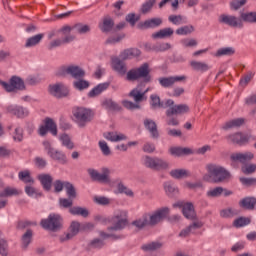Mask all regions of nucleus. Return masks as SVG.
<instances>
[{
	"label": "nucleus",
	"instance_id": "obj_1",
	"mask_svg": "<svg viewBox=\"0 0 256 256\" xmlns=\"http://www.w3.org/2000/svg\"><path fill=\"white\" fill-rule=\"evenodd\" d=\"M206 171L208 174L204 175V181L209 183H223L231 177L229 171L217 164H207Z\"/></svg>",
	"mask_w": 256,
	"mask_h": 256
},
{
	"label": "nucleus",
	"instance_id": "obj_2",
	"mask_svg": "<svg viewBox=\"0 0 256 256\" xmlns=\"http://www.w3.org/2000/svg\"><path fill=\"white\" fill-rule=\"evenodd\" d=\"M128 217L129 213L127 210H116L111 220L108 218H102L100 221L101 223H113V226L109 227L108 231H121V229H125V227H127V223H129Z\"/></svg>",
	"mask_w": 256,
	"mask_h": 256
},
{
	"label": "nucleus",
	"instance_id": "obj_3",
	"mask_svg": "<svg viewBox=\"0 0 256 256\" xmlns=\"http://www.w3.org/2000/svg\"><path fill=\"white\" fill-rule=\"evenodd\" d=\"M151 69L148 63H144L138 68L130 69L126 73V81H139V79H144L145 83L151 81Z\"/></svg>",
	"mask_w": 256,
	"mask_h": 256
},
{
	"label": "nucleus",
	"instance_id": "obj_4",
	"mask_svg": "<svg viewBox=\"0 0 256 256\" xmlns=\"http://www.w3.org/2000/svg\"><path fill=\"white\" fill-rule=\"evenodd\" d=\"M73 116L77 125L85 127L93 119V112L87 108L77 107L73 109Z\"/></svg>",
	"mask_w": 256,
	"mask_h": 256
},
{
	"label": "nucleus",
	"instance_id": "obj_5",
	"mask_svg": "<svg viewBox=\"0 0 256 256\" xmlns=\"http://www.w3.org/2000/svg\"><path fill=\"white\" fill-rule=\"evenodd\" d=\"M62 223L63 219L58 214H50L47 219L41 220L43 229H47L48 231H59Z\"/></svg>",
	"mask_w": 256,
	"mask_h": 256
},
{
	"label": "nucleus",
	"instance_id": "obj_6",
	"mask_svg": "<svg viewBox=\"0 0 256 256\" xmlns=\"http://www.w3.org/2000/svg\"><path fill=\"white\" fill-rule=\"evenodd\" d=\"M0 85L8 93H12L13 91H21L25 89V82H23V80L17 76H13L10 79V83L0 80Z\"/></svg>",
	"mask_w": 256,
	"mask_h": 256
},
{
	"label": "nucleus",
	"instance_id": "obj_7",
	"mask_svg": "<svg viewBox=\"0 0 256 256\" xmlns=\"http://www.w3.org/2000/svg\"><path fill=\"white\" fill-rule=\"evenodd\" d=\"M218 21L219 23L228 25V27H233L234 29H241L243 27V20L233 15L222 14L219 16Z\"/></svg>",
	"mask_w": 256,
	"mask_h": 256
},
{
	"label": "nucleus",
	"instance_id": "obj_8",
	"mask_svg": "<svg viewBox=\"0 0 256 256\" xmlns=\"http://www.w3.org/2000/svg\"><path fill=\"white\" fill-rule=\"evenodd\" d=\"M144 165L154 171H161V169H167L169 164L159 158H151L149 156L144 157Z\"/></svg>",
	"mask_w": 256,
	"mask_h": 256
},
{
	"label": "nucleus",
	"instance_id": "obj_9",
	"mask_svg": "<svg viewBox=\"0 0 256 256\" xmlns=\"http://www.w3.org/2000/svg\"><path fill=\"white\" fill-rule=\"evenodd\" d=\"M48 131L51 133V135H53L54 137H57V133H58L57 124L51 118L45 119L44 125L40 126L38 130V134L40 135V137H45Z\"/></svg>",
	"mask_w": 256,
	"mask_h": 256
},
{
	"label": "nucleus",
	"instance_id": "obj_10",
	"mask_svg": "<svg viewBox=\"0 0 256 256\" xmlns=\"http://www.w3.org/2000/svg\"><path fill=\"white\" fill-rule=\"evenodd\" d=\"M88 173L93 181H98L99 183H109V175L111 173L109 168H102V173L90 168L88 169Z\"/></svg>",
	"mask_w": 256,
	"mask_h": 256
},
{
	"label": "nucleus",
	"instance_id": "obj_11",
	"mask_svg": "<svg viewBox=\"0 0 256 256\" xmlns=\"http://www.w3.org/2000/svg\"><path fill=\"white\" fill-rule=\"evenodd\" d=\"M91 31V26L83 23H76L72 26L64 25L60 29V33H89Z\"/></svg>",
	"mask_w": 256,
	"mask_h": 256
},
{
	"label": "nucleus",
	"instance_id": "obj_12",
	"mask_svg": "<svg viewBox=\"0 0 256 256\" xmlns=\"http://www.w3.org/2000/svg\"><path fill=\"white\" fill-rule=\"evenodd\" d=\"M173 207H179L182 209V213L186 219H195L196 214H195V207L193 206V203L187 202L185 203L184 201H179L175 204H173Z\"/></svg>",
	"mask_w": 256,
	"mask_h": 256
},
{
	"label": "nucleus",
	"instance_id": "obj_13",
	"mask_svg": "<svg viewBox=\"0 0 256 256\" xmlns=\"http://www.w3.org/2000/svg\"><path fill=\"white\" fill-rule=\"evenodd\" d=\"M60 75H71L74 79H83L85 71L78 66H63L60 69Z\"/></svg>",
	"mask_w": 256,
	"mask_h": 256
},
{
	"label": "nucleus",
	"instance_id": "obj_14",
	"mask_svg": "<svg viewBox=\"0 0 256 256\" xmlns=\"http://www.w3.org/2000/svg\"><path fill=\"white\" fill-rule=\"evenodd\" d=\"M161 87H164L165 89H169L170 87H173L175 83H181L187 81V76H170V77H162L158 79Z\"/></svg>",
	"mask_w": 256,
	"mask_h": 256
},
{
	"label": "nucleus",
	"instance_id": "obj_15",
	"mask_svg": "<svg viewBox=\"0 0 256 256\" xmlns=\"http://www.w3.org/2000/svg\"><path fill=\"white\" fill-rule=\"evenodd\" d=\"M49 93L53 97L61 99V97H67L69 95V88L65 84H53L49 86Z\"/></svg>",
	"mask_w": 256,
	"mask_h": 256
},
{
	"label": "nucleus",
	"instance_id": "obj_16",
	"mask_svg": "<svg viewBox=\"0 0 256 256\" xmlns=\"http://www.w3.org/2000/svg\"><path fill=\"white\" fill-rule=\"evenodd\" d=\"M128 97H130V99H133L134 103H137L139 105V103L147 101V91L141 90V86L138 85L129 92Z\"/></svg>",
	"mask_w": 256,
	"mask_h": 256
},
{
	"label": "nucleus",
	"instance_id": "obj_17",
	"mask_svg": "<svg viewBox=\"0 0 256 256\" xmlns=\"http://www.w3.org/2000/svg\"><path fill=\"white\" fill-rule=\"evenodd\" d=\"M169 215V208H161L149 216L148 225H157Z\"/></svg>",
	"mask_w": 256,
	"mask_h": 256
},
{
	"label": "nucleus",
	"instance_id": "obj_18",
	"mask_svg": "<svg viewBox=\"0 0 256 256\" xmlns=\"http://www.w3.org/2000/svg\"><path fill=\"white\" fill-rule=\"evenodd\" d=\"M191 108L187 104H176L166 110V115L168 117H173V115H185V113H189Z\"/></svg>",
	"mask_w": 256,
	"mask_h": 256
},
{
	"label": "nucleus",
	"instance_id": "obj_19",
	"mask_svg": "<svg viewBox=\"0 0 256 256\" xmlns=\"http://www.w3.org/2000/svg\"><path fill=\"white\" fill-rule=\"evenodd\" d=\"M80 229H81V223H79L77 221H73L70 224L68 232L60 237V241L63 242V241H69V240L73 239V237H75V235H77L79 233Z\"/></svg>",
	"mask_w": 256,
	"mask_h": 256
},
{
	"label": "nucleus",
	"instance_id": "obj_20",
	"mask_svg": "<svg viewBox=\"0 0 256 256\" xmlns=\"http://www.w3.org/2000/svg\"><path fill=\"white\" fill-rule=\"evenodd\" d=\"M226 139L230 143H235L236 145H246V143H249V136L243 133L228 135Z\"/></svg>",
	"mask_w": 256,
	"mask_h": 256
},
{
	"label": "nucleus",
	"instance_id": "obj_21",
	"mask_svg": "<svg viewBox=\"0 0 256 256\" xmlns=\"http://www.w3.org/2000/svg\"><path fill=\"white\" fill-rule=\"evenodd\" d=\"M255 155L253 152H238V153H233L230 156L231 161H239V163H249V161H252L254 159Z\"/></svg>",
	"mask_w": 256,
	"mask_h": 256
},
{
	"label": "nucleus",
	"instance_id": "obj_22",
	"mask_svg": "<svg viewBox=\"0 0 256 256\" xmlns=\"http://www.w3.org/2000/svg\"><path fill=\"white\" fill-rule=\"evenodd\" d=\"M98 27L103 33H109L115 27V20L111 16H105L98 24Z\"/></svg>",
	"mask_w": 256,
	"mask_h": 256
},
{
	"label": "nucleus",
	"instance_id": "obj_23",
	"mask_svg": "<svg viewBox=\"0 0 256 256\" xmlns=\"http://www.w3.org/2000/svg\"><path fill=\"white\" fill-rule=\"evenodd\" d=\"M163 24V19L161 18H152L145 20L144 22H140L138 24V29H155L156 27H160Z\"/></svg>",
	"mask_w": 256,
	"mask_h": 256
},
{
	"label": "nucleus",
	"instance_id": "obj_24",
	"mask_svg": "<svg viewBox=\"0 0 256 256\" xmlns=\"http://www.w3.org/2000/svg\"><path fill=\"white\" fill-rule=\"evenodd\" d=\"M112 69L119 73V75H125L127 73V65L120 58L114 57L112 58Z\"/></svg>",
	"mask_w": 256,
	"mask_h": 256
},
{
	"label": "nucleus",
	"instance_id": "obj_25",
	"mask_svg": "<svg viewBox=\"0 0 256 256\" xmlns=\"http://www.w3.org/2000/svg\"><path fill=\"white\" fill-rule=\"evenodd\" d=\"M221 195H224V197H229V195H233V192L227 189H224L223 187H216L212 188L207 192V197H221Z\"/></svg>",
	"mask_w": 256,
	"mask_h": 256
},
{
	"label": "nucleus",
	"instance_id": "obj_26",
	"mask_svg": "<svg viewBox=\"0 0 256 256\" xmlns=\"http://www.w3.org/2000/svg\"><path fill=\"white\" fill-rule=\"evenodd\" d=\"M141 56V50L137 48H129L120 53V58L123 59V61H127L128 59H135V57Z\"/></svg>",
	"mask_w": 256,
	"mask_h": 256
},
{
	"label": "nucleus",
	"instance_id": "obj_27",
	"mask_svg": "<svg viewBox=\"0 0 256 256\" xmlns=\"http://www.w3.org/2000/svg\"><path fill=\"white\" fill-rule=\"evenodd\" d=\"M7 111L19 118L27 117L29 115V110L21 106H9Z\"/></svg>",
	"mask_w": 256,
	"mask_h": 256
},
{
	"label": "nucleus",
	"instance_id": "obj_28",
	"mask_svg": "<svg viewBox=\"0 0 256 256\" xmlns=\"http://www.w3.org/2000/svg\"><path fill=\"white\" fill-rule=\"evenodd\" d=\"M170 153L175 157H181L183 155H193L195 152L191 148L172 147L170 148Z\"/></svg>",
	"mask_w": 256,
	"mask_h": 256
},
{
	"label": "nucleus",
	"instance_id": "obj_29",
	"mask_svg": "<svg viewBox=\"0 0 256 256\" xmlns=\"http://www.w3.org/2000/svg\"><path fill=\"white\" fill-rule=\"evenodd\" d=\"M39 181L45 191L51 190V183H53V177L49 174H41L38 176Z\"/></svg>",
	"mask_w": 256,
	"mask_h": 256
},
{
	"label": "nucleus",
	"instance_id": "obj_30",
	"mask_svg": "<svg viewBox=\"0 0 256 256\" xmlns=\"http://www.w3.org/2000/svg\"><path fill=\"white\" fill-rule=\"evenodd\" d=\"M64 40H54L52 41L49 45H48V49L51 51L52 49H55V47H61V45H63V43H71V41H73L75 39V37H73V35L71 34H66V36H64Z\"/></svg>",
	"mask_w": 256,
	"mask_h": 256
},
{
	"label": "nucleus",
	"instance_id": "obj_31",
	"mask_svg": "<svg viewBox=\"0 0 256 256\" xmlns=\"http://www.w3.org/2000/svg\"><path fill=\"white\" fill-rule=\"evenodd\" d=\"M107 89H109V83L98 84L89 92L88 97H97L98 95H101L103 91H107Z\"/></svg>",
	"mask_w": 256,
	"mask_h": 256
},
{
	"label": "nucleus",
	"instance_id": "obj_32",
	"mask_svg": "<svg viewBox=\"0 0 256 256\" xmlns=\"http://www.w3.org/2000/svg\"><path fill=\"white\" fill-rule=\"evenodd\" d=\"M144 126L151 133L152 137H159V132L157 131V124L151 119L144 120Z\"/></svg>",
	"mask_w": 256,
	"mask_h": 256
},
{
	"label": "nucleus",
	"instance_id": "obj_33",
	"mask_svg": "<svg viewBox=\"0 0 256 256\" xmlns=\"http://www.w3.org/2000/svg\"><path fill=\"white\" fill-rule=\"evenodd\" d=\"M190 67H192L194 71H200L201 73H205V71H209V69H211L209 64L200 61H191Z\"/></svg>",
	"mask_w": 256,
	"mask_h": 256
},
{
	"label": "nucleus",
	"instance_id": "obj_34",
	"mask_svg": "<svg viewBox=\"0 0 256 256\" xmlns=\"http://www.w3.org/2000/svg\"><path fill=\"white\" fill-rule=\"evenodd\" d=\"M239 205L243 207V209L253 210L255 209L256 199L253 197L244 198L240 201Z\"/></svg>",
	"mask_w": 256,
	"mask_h": 256
},
{
	"label": "nucleus",
	"instance_id": "obj_35",
	"mask_svg": "<svg viewBox=\"0 0 256 256\" xmlns=\"http://www.w3.org/2000/svg\"><path fill=\"white\" fill-rule=\"evenodd\" d=\"M41 39H43V34H37L35 36H32L26 40L25 47H36V45H39V43H41Z\"/></svg>",
	"mask_w": 256,
	"mask_h": 256
},
{
	"label": "nucleus",
	"instance_id": "obj_36",
	"mask_svg": "<svg viewBox=\"0 0 256 256\" xmlns=\"http://www.w3.org/2000/svg\"><path fill=\"white\" fill-rule=\"evenodd\" d=\"M170 175L173 179H185V177H189L191 174L185 169H175L170 171Z\"/></svg>",
	"mask_w": 256,
	"mask_h": 256
},
{
	"label": "nucleus",
	"instance_id": "obj_37",
	"mask_svg": "<svg viewBox=\"0 0 256 256\" xmlns=\"http://www.w3.org/2000/svg\"><path fill=\"white\" fill-rule=\"evenodd\" d=\"M231 55H235V48L233 47L220 48L215 53V57H231Z\"/></svg>",
	"mask_w": 256,
	"mask_h": 256
},
{
	"label": "nucleus",
	"instance_id": "obj_38",
	"mask_svg": "<svg viewBox=\"0 0 256 256\" xmlns=\"http://www.w3.org/2000/svg\"><path fill=\"white\" fill-rule=\"evenodd\" d=\"M244 123L245 119L243 118L233 119L226 122L225 125L223 126V129H233L235 127H241V125H243Z\"/></svg>",
	"mask_w": 256,
	"mask_h": 256
},
{
	"label": "nucleus",
	"instance_id": "obj_39",
	"mask_svg": "<svg viewBox=\"0 0 256 256\" xmlns=\"http://www.w3.org/2000/svg\"><path fill=\"white\" fill-rule=\"evenodd\" d=\"M104 137L108 141H125V139H127L126 135L118 134L117 132H108Z\"/></svg>",
	"mask_w": 256,
	"mask_h": 256
},
{
	"label": "nucleus",
	"instance_id": "obj_40",
	"mask_svg": "<svg viewBox=\"0 0 256 256\" xmlns=\"http://www.w3.org/2000/svg\"><path fill=\"white\" fill-rule=\"evenodd\" d=\"M203 227V223L201 222H194L188 228L182 230L179 234L180 237H188L189 233L193 231V229H201Z\"/></svg>",
	"mask_w": 256,
	"mask_h": 256
},
{
	"label": "nucleus",
	"instance_id": "obj_41",
	"mask_svg": "<svg viewBox=\"0 0 256 256\" xmlns=\"http://www.w3.org/2000/svg\"><path fill=\"white\" fill-rule=\"evenodd\" d=\"M49 157H51V159H54L55 161H59L63 165H65V163H67V156H65V154L63 152L53 150V152L51 153V155Z\"/></svg>",
	"mask_w": 256,
	"mask_h": 256
},
{
	"label": "nucleus",
	"instance_id": "obj_42",
	"mask_svg": "<svg viewBox=\"0 0 256 256\" xmlns=\"http://www.w3.org/2000/svg\"><path fill=\"white\" fill-rule=\"evenodd\" d=\"M132 225L137 227V229H143V227H147V225H149V216L144 215L142 218L133 221Z\"/></svg>",
	"mask_w": 256,
	"mask_h": 256
},
{
	"label": "nucleus",
	"instance_id": "obj_43",
	"mask_svg": "<svg viewBox=\"0 0 256 256\" xmlns=\"http://www.w3.org/2000/svg\"><path fill=\"white\" fill-rule=\"evenodd\" d=\"M59 140L61 141L62 145L67 149H73L75 147L73 141H71V137H69V135H67L66 133L60 135Z\"/></svg>",
	"mask_w": 256,
	"mask_h": 256
},
{
	"label": "nucleus",
	"instance_id": "obj_44",
	"mask_svg": "<svg viewBox=\"0 0 256 256\" xmlns=\"http://www.w3.org/2000/svg\"><path fill=\"white\" fill-rule=\"evenodd\" d=\"M21 191L16 188L6 187L3 192H0V197H13L20 195Z\"/></svg>",
	"mask_w": 256,
	"mask_h": 256
},
{
	"label": "nucleus",
	"instance_id": "obj_45",
	"mask_svg": "<svg viewBox=\"0 0 256 256\" xmlns=\"http://www.w3.org/2000/svg\"><path fill=\"white\" fill-rule=\"evenodd\" d=\"M69 213H71V215H80L81 217L89 216V211L81 207H72L69 209Z\"/></svg>",
	"mask_w": 256,
	"mask_h": 256
},
{
	"label": "nucleus",
	"instance_id": "obj_46",
	"mask_svg": "<svg viewBox=\"0 0 256 256\" xmlns=\"http://www.w3.org/2000/svg\"><path fill=\"white\" fill-rule=\"evenodd\" d=\"M3 233L0 231V255L7 256L9 253V245L7 240L3 239Z\"/></svg>",
	"mask_w": 256,
	"mask_h": 256
},
{
	"label": "nucleus",
	"instance_id": "obj_47",
	"mask_svg": "<svg viewBox=\"0 0 256 256\" xmlns=\"http://www.w3.org/2000/svg\"><path fill=\"white\" fill-rule=\"evenodd\" d=\"M240 17L241 21L246 23H256V12L242 13Z\"/></svg>",
	"mask_w": 256,
	"mask_h": 256
},
{
	"label": "nucleus",
	"instance_id": "obj_48",
	"mask_svg": "<svg viewBox=\"0 0 256 256\" xmlns=\"http://www.w3.org/2000/svg\"><path fill=\"white\" fill-rule=\"evenodd\" d=\"M139 19H141V16H139L135 13H129L125 17L126 23H129V25H131V27H135V25H137V22L139 21Z\"/></svg>",
	"mask_w": 256,
	"mask_h": 256
},
{
	"label": "nucleus",
	"instance_id": "obj_49",
	"mask_svg": "<svg viewBox=\"0 0 256 256\" xmlns=\"http://www.w3.org/2000/svg\"><path fill=\"white\" fill-rule=\"evenodd\" d=\"M157 3V0H147L144 4H142V7L140 9L141 13L143 15H147L153 9V5Z\"/></svg>",
	"mask_w": 256,
	"mask_h": 256
},
{
	"label": "nucleus",
	"instance_id": "obj_50",
	"mask_svg": "<svg viewBox=\"0 0 256 256\" xmlns=\"http://www.w3.org/2000/svg\"><path fill=\"white\" fill-rule=\"evenodd\" d=\"M18 177L23 183H33V178H31V172L29 170L20 171Z\"/></svg>",
	"mask_w": 256,
	"mask_h": 256
},
{
	"label": "nucleus",
	"instance_id": "obj_51",
	"mask_svg": "<svg viewBox=\"0 0 256 256\" xmlns=\"http://www.w3.org/2000/svg\"><path fill=\"white\" fill-rule=\"evenodd\" d=\"M235 215H239V211L232 208H227L220 211V217H224L225 219L235 217Z\"/></svg>",
	"mask_w": 256,
	"mask_h": 256
},
{
	"label": "nucleus",
	"instance_id": "obj_52",
	"mask_svg": "<svg viewBox=\"0 0 256 256\" xmlns=\"http://www.w3.org/2000/svg\"><path fill=\"white\" fill-rule=\"evenodd\" d=\"M64 188L66 189V193L70 199H75V197H77L73 184L69 182H64Z\"/></svg>",
	"mask_w": 256,
	"mask_h": 256
},
{
	"label": "nucleus",
	"instance_id": "obj_53",
	"mask_svg": "<svg viewBox=\"0 0 256 256\" xmlns=\"http://www.w3.org/2000/svg\"><path fill=\"white\" fill-rule=\"evenodd\" d=\"M247 5V0H232L230 2V7L233 11H239L241 7H245Z\"/></svg>",
	"mask_w": 256,
	"mask_h": 256
},
{
	"label": "nucleus",
	"instance_id": "obj_54",
	"mask_svg": "<svg viewBox=\"0 0 256 256\" xmlns=\"http://www.w3.org/2000/svg\"><path fill=\"white\" fill-rule=\"evenodd\" d=\"M33 237V231L27 230L26 233L22 236V245L24 249L29 247V243H31V239Z\"/></svg>",
	"mask_w": 256,
	"mask_h": 256
},
{
	"label": "nucleus",
	"instance_id": "obj_55",
	"mask_svg": "<svg viewBox=\"0 0 256 256\" xmlns=\"http://www.w3.org/2000/svg\"><path fill=\"white\" fill-rule=\"evenodd\" d=\"M150 105L152 107V109H157L159 107H163V105L161 104V98L155 94H152L150 96Z\"/></svg>",
	"mask_w": 256,
	"mask_h": 256
},
{
	"label": "nucleus",
	"instance_id": "obj_56",
	"mask_svg": "<svg viewBox=\"0 0 256 256\" xmlns=\"http://www.w3.org/2000/svg\"><path fill=\"white\" fill-rule=\"evenodd\" d=\"M123 39H125V34L115 33L108 38L107 43L115 44L119 43L120 41H123Z\"/></svg>",
	"mask_w": 256,
	"mask_h": 256
},
{
	"label": "nucleus",
	"instance_id": "obj_57",
	"mask_svg": "<svg viewBox=\"0 0 256 256\" xmlns=\"http://www.w3.org/2000/svg\"><path fill=\"white\" fill-rule=\"evenodd\" d=\"M161 243L159 242H152L149 244H145L142 246L143 251H155L156 249H160Z\"/></svg>",
	"mask_w": 256,
	"mask_h": 256
},
{
	"label": "nucleus",
	"instance_id": "obj_58",
	"mask_svg": "<svg viewBox=\"0 0 256 256\" xmlns=\"http://www.w3.org/2000/svg\"><path fill=\"white\" fill-rule=\"evenodd\" d=\"M164 189L167 195H173V193H179V190L175 188V186L171 182H166L164 184Z\"/></svg>",
	"mask_w": 256,
	"mask_h": 256
},
{
	"label": "nucleus",
	"instance_id": "obj_59",
	"mask_svg": "<svg viewBox=\"0 0 256 256\" xmlns=\"http://www.w3.org/2000/svg\"><path fill=\"white\" fill-rule=\"evenodd\" d=\"M122 105L125 107V109H130L131 111L135 110V109H141V105H139L138 103H133L129 100H124L122 102Z\"/></svg>",
	"mask_w": 256,
	"mask_h": 256
},
{
	"label": "nucleus",
	"instance_id": "obj_60",
	"mask_svg": "<svg viewBox=\"0 0 256 256\" xmlns=\"http://www.w3.org/2000/svg\"><path fill=\"white\" fill-rule=\"evenodd\" d=\"M251 220L249 218H238L234 221V227H245V225H249Z\"/></svg>",
	"mask_w": 256,
	"mask_h": 256
},
{
	"label": "nucleus",
	"instance_id": "obj_61",
	"mask_svg": "<svg viewBox=\"0 0 256 256\" xmlns=\"http://www.w3.org/2000/svg\"><path fill=\"white\" fill-rule=\"evenodd\" d=\"M74 87L79 91H83V89H88L89 83L85 80H78L74 82Z\"/></svg>",
	"mask_w": 256,
	"mask_h": 256
},
{
	"label": "nucleus",
	"instance_id": "obj_62",
	"mask_svg": "<svg viewBox=\"0 0 256 256\" xmlns=\"http://www.w3.org/2000/svg\"><path fill=\"white\" fill-rule=\"evenodd\" d=\"M256 165L255 164H248L242 167V173L244 175H251V173H255Z\"/></svg>",
	"mask_w": 256,
	"mask_h": 256
},
{
	"label": "nucleus",
	"instance_id": "obj_63",
	"mask_svg": "<svg viewBox=\"0 0 256 256\" xmlns=\"http://www.w3.org/2000/svg\"><path fill=\"white\" fill-rule=\"evenodd\" d=\"M240 183H242V185H245L246 187H251L253 185H256V178L241 177Z\"/></svg>",
	"mask_w": 256,
	"mask_h": 256
},
{
	"label": "nucleus",
	"instance_id": "obj_64",
	"mask_svg": "<svg viewBox=\"0 0 256 256\" xmlns=\"http://www.w3.org/2000/svg\"><path fill=\"white\" fill-rule=\"evenodd\" d=\"M14 141L21 142L23 141V128L17 127L13 134Z\"/></svg>",
	"mask_w": 256,
	"mask_h": 256
}]
</instances>
